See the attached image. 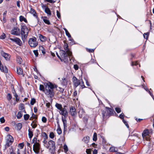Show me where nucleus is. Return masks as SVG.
<instances>
[{
    "label": "nucleus",
    "instance_id": "nucleus-14",
    "mask_svg": "<svg viewBox=\"0 0 154 154\" xmlns=\"http://www.w3.org/2000/svg\"><path fill=\"white\" fill-rule=\"evenodd\" d=\"M64 49L65 50V51L67 53L68 56L71 57L72 55V52L69 50L68 48V45L67 43H65L64 45Z\"/></svg>",
    "mask_w": 154,
    "mask_h": 154
},
{
    "label": "nucleus",
    "instance_id": "nucleus-25",
    "mask_svg": "<svg viewBox=\"0 0 154 154\" xmlns=\"http://www.w3.org/2000/svg\"><path fill=\"white\" fill-rule=\"evenodd\" d=\"M56 107L60 111L63 108V107L61 104L58 103H56L55 104Z\"/></svg>",
    "mask_w": 154,
    "mask_h": 154
},
{
    "label": "nucleus",
    "instance_id": "nucleus-30",
    "mask_svg": "<svg viewBox=\"0 0 154 154\" xmlns=\"http://www.w3.org/2000/svg\"><path fill=\"white\" fill-rule=\"evenodd\" d=\"M23 114L21 111H19L18 112L17 116V118L18 119H20L22 116Z\"/></svg>",
    "mask_w": 154,
    "mask_h": 154
},
{
    "label": "nucleus",
    "instance_id": "nucleus-24",
    "mask_svg": "<svg viewBox=\"0 0 154 154\" xmlns=\"http://www.w3.org/2000/svg\"><path fill=\"white\" fill-rule=\"evenodd\" d=\"M39 140H38L36 137H34L32 140V143H33L34 144L39 143Z\"/></svg>",
    "mask_w": 154,
    "mask_h": 154
},
{
    "label": "nucleus",
    "instance_id": "nucleus-40",
    "mask_svg": "<svg viewBox=\"0 0 154 154\" xmlns=\"http://www.w3.org/2000/svg\"><path fill=\"white\" fill-rule=\"evenodd\" d=\"M29 116L28 114H25L24 115V119L25 120H27L29 118Z\"/></svg>",
    "mask_w": 154,
    "mask_h": 154
},
{
    "label": "nucleus",
    "instance_id": "nucleus-47",
    "mask_svg": "<svg viewBox=\"0 0 154 154\" xmlns=\"http://www.w3.org/2000/svg\"><path fill=\"white\" fill-rule=\"evenodd\" d=\"M5 34L4 33H3L2 35H1V39H4L5 38Z\"/></svg>",
    "mask_w": 154,
    "mask_h": 154
},
{
    "label": "nucleus",
    "instance_id": "nucleus-17",
    "mask_svg": "<svg viewBox=\"0 0 154 154\" xmlns=\"http://www.w3.org/2000/svg\"><path fill=\"white\" fill-rule=\"evenodd\" d=\"M118 151V148L117 147L112 146L110 147L109 149L110 152H116Z\"/></svg>",
    "mask_w": 154,
    "mask_h": 154
},
{
    "label": "nucleus",
    "instance_id": "nucleus-44",
    "mask_svg": "<svg viewBox=\"0 0 154 154\" xmlns=\"http://www.w3.org/2000/svg\"><path fill=\"white\" fill-rule=\"evenodd\" d=\"M115 110L118 113H119L121 112V110L120 108L118 107H116L115 108Z\"/></svg>",
    "mask_w": 154,
    "mask_h": 154
},
{
    "label": "nucleus",
    "instance_id": "nucleus-55",
    "mask_svg": "<svg viewBox=\"0 0 154 154\" xmlns=\"http://www.w3.org/2000/svg\"><path fill=\"white\" fill-rule=\"evenodd\" d=\"M86 152L87 154H91V151L89 149H87Z\"/></svg>",
    "mask_w": 154,
    "mask_h": 154
},
{
    "label": "nucleus",
    "instance_id": "nucleus-10",
    "mask_svg": "<svg viewBox=\"0 0 154 154\" xmlns=\"http://www.w3.org/2000/svg\"><path fill=\"white\" fill-rule=\"evenodd\" d=\"M68 55L66 52L64 51H62L60 54L61 57L62 59L64 62H66L68 61Z\"/></svg>",
    "mask_w": 154,
    "mask_h": 154
},
{
    "label": "nucleus",
    "instance_id": "nucleus-8",
    "mask_svg": "<svg viewBox=\"0 0 154 154\" xmlns=\"http://www.w3.org/2000/svg\"><path fill=\"white\" fill-rule=\"evenodd\" d=\"M9 39L13 42L17 44L20 46L22 45V42L20 38L17 37L10 38Z\"/></svg>",
    "mask_w": 154,
    "mask_h": 154
},
{
    "label": "nucleus",
    "instance_id": "nucleus-21",
    "mask_svg": "<svg viewBox=\"0 0 154 154\" xmlns=\"http://www.w3.org/2000/svg\"><path fill=\"white\" fill-rule=\"evenodd\" d=\"M39 38L42 42H44L46 40V38L41 34H39Z\"/></svg>",
    "mask_w": 154,
    "mask_h": 154
},
{
    "label": "nucleus",
    "instance_id": "nucleus-56",
    "mask_svg": "<svg viewBox=\"0 0 154 154\" xmlns=\"http://www.w3.org/2000/svg\"><path fill=\"white\" fill-rule=\"evenodd\" d=\"M5 121V120L4 118V117H2L1 118V123H3Z\"/></svg>",
    "mask_w": 154,
    "mask_h": 154
},
{
    "label": "nucleus",
    "instance_id": "nucleus-43",
    "mask_svg": "<svg viewBox=\"0 0 154 154\" xmlns=\"http://www.w3.org/2000/svg\"><path fill=\"white\" fill-rule=\"evenodd\" d=\"M49 137L51 138H54V133L53 132H51L49 135Z\"/></svg>",
    "mask_w": 154,
    "mask_h": 154
},
{
    "label": "nucleus",
    "instance_id": "nucleus-7",
    "mask_svg": "<svg viewBox=\"0 0 154 154\" xmlns=\"http://www.w3.org/2000/svg\"><path fill=\"white\" fill-rule=\"evenodd\" d=\"M149 132L148 129L144 130L142 134V136L144 140L149 141L150 140V136Z\"/></svg>",
    "mask_w": 154,
    "mask_h": 154
},
{
    "label": "nucleus",
    "instance_id": "nucleus-33",
    "mask_svg": "<svg viewBox=\"0 0 154 154\" xmlns=\"http://www.w3.org/2000/svg\"><path fill=\"white\" fill-rule=\"evenodd\" d=\"M22 124L20 123H18L16 125V127L17 130H20L22 128Z\"/></svg>",
    "mask_w": 154,
    "mask_h": 154
},
{
    "label": "nucleus",
    "instance_id": "nucleus-16",
    "mask_svg": "<svg viewBox=\"0 0 154 154\" xmlns=\"http://www.w3.org/2000/svg\"><path fill=\"white\" fill-rule=\"evenodd\" d=\"M1 71L5 73H7L8 72V69L5 66L2 65L1 63Z\"/></svg>",
    "mask_w": 154,
    "mask_h": 154
},
{
    "label": "nucleus",
    "instance_id": "nucleus-61",
    "mask_svg": "<svg viewBox=\"0 0 154 154\" xmlns=\"http://www.w3.org/2000/svg\"><path fill=\"white\" fill-rule=\"evenodd\" d=\"M45 0L46 1H47V2H48L51 3L55 2L53 1V0Z\"/></svg>",
    "mask_w": 154,
    "mask_h": 154
},
{
    "label": "nucleus",
    "instance_id": "nucleus-48",
    "mask_svg": "<svg viewBox=\"0 0 154 154\" xmlns=\"http://www.w3.org/2000/svg\"><path fill=\"white\" fill-rule=\"evenodd\" d=\"M122 121L123 122H124V123L126 125V126H127V127L128 128H129V125H128V124L127 123V122L124 119L122 120Z\"/></svg>",
    "mask_w": 154,
    "mask_h": 154
},
{
    "label": "nucleus",
    "instance_id": "nucleus-38",
    "mask_svg": "<svg viewBox=\"0 0 154 154\" xmlns=\"http://www.w3.org/2000/svg\"><path fill=\"white\" fill-rule=\"evenodd\" d=\"M35 98H32L31 99L30 101V104L31 105H33L35 103Z\"/></svg>",
    "mask_w": 154,
    "mask_h": 154
},
{
    "label": "nucleus",
    "instance_id": "nucleus-39",
    "mask_svg": "<svg viewBox=\"0 0 154 154\" xmlns=\"http://www.w3.org/2000/svg\"><path fill=\"white\" fill-rule=\"evenodd\" d=\"M12 98L11 95L10 93H8L7 96V99L9 101Z\"/></svg>",
    "mask_w": 154,
    "mask_h": 154
},
{
    "label": "nucleus",
    "instance_id": "nucleus-41",
    "mask_svg": "<svg viewBox=\"0 0 154 154\" xmlns=\"http://www.w3.org/2000/svg\"><path fill=\"white\" fill-rule=\"evenodd\" d=\"M63 149L65 152L68 151V148L66 144H64L63 146Z\"/></svg>",
    "mask_w": 154,
    "mask_h": 154
},
{
    "label": "nucleus",
    "instance_id": "nucleus-34",
    "mask_svg": "<svg viewBox=\"0 0 154 154\" xmlns=\"http://www.w3.org/2000/svg\"><path fill=\"white\" fill-rule=\"evenodd\" d=\"M63 29L65 32L66 35L69 38L71 37V36L67 29L65 28H63Z\"/></svg>",
    "mask_w": 154,
    "mask_h": 154
},
{
    "label": "nucleus",
    "instance_id": "nucleus-31",
    "mask_svg": "<svg viewBox=\"0 0 154 154\" xmlns=\"http://www.w3.org/2000/svg\"><path fill=\"white\" fill-rule=\"evenodd\" d=\"M46 18V17H44V18H43V20L44 22L46 24H48V25L50 24V23L49 21L45 19V18Z\"/></svg>",
    "mask_w": 154,
    "mask_h": 154
},
{
    "label": "nucleus",
    "instance_id": "nucleus-26",
    "mask_svg": "<svg viewBox=\"0 0 154 154\" xmlns=\"http://www.w3.org/2000/svg\"><path fill=\"white\" fill-rule=\"evenodd\" d=\"M137 134H132L129 135V137L131 139H132L133 140H134L135 139L137 138Z\"/></svg>",
    "mask_w": 154,
    "mask_h": 154
},
{
    "label": "nucleus",
    "instance_id": "nucleus-32",
    "mask_svg": "<svg viewBox=\"0 0 154 154\" xmlns=\"http://www.w3.org/2000/svg\"><path fill=\"white\" fill-rule=\"evenodd\" d=\"M13 93L14 96L16 98V100L17 101L19 100V99L18 98V96L17 94L15 91L14 90V91L13 92Z\"/></svg>",
    "mask_w": 154,
    "mask_h": 154
},
{
    "label": "nucleus",
    "instance_id": "nucleus-29",
    "mask_svg": "<svg viewBox=\"0 0 154 154\" xmlns=\"http://www.w3.org/2000/svg\"><path fill=\"white\" fill-rule=\"evenodd\" d=\"M42 135L44 139H47L48 138V136L46 133L43 132L42 134Z\"/></svg>",
    "mask_w": 154,
    "mask_h": 154
},
{
    "label": "nucleus",
    "instance_id": "nucleus-58",
    "mask_svg": "<svg viewBox=\"0 0 154 154\" xmlns=\"http://www.w3.org/2000/svg\"><path fill=\"white\" fill-rule=\"evenodd\" d=\"M150 148V149H151L152 150H153V149H154V143L152 145V146H151L150 145V147H149Z\"/></svg>",
    "mask_w": 154,
    "mask_h": 154
},
{
    "label": "nucleus",
    "instance_id": "nucleus-63",
    "mask_svg": "<svg viewBox=\"0 0 154 154\" xmlns=\"http://www.w3.org/2000/svg\"><path fill=\"white\" fill-rule=\"evenodd\" d=\"M102 113L103 117H104L105 116V112L104 110L102 111Z\"/></svg>",
    "mask_w": 154,
    "mask_h": 154
},
{
    "label": "nucleus",
    "instance_id": "nucleus-60",
    "mask_svg": "<svg viewBox=\"0 0 154 154\" xmlns=\"http://www.w3.org/2000/svg\"><path fill=\"white\" fill-rule=\"evenodd\" d=\"M9 152L10 153L13 152V149L12 146H11V147H10L9 148Z\"/></svg>",
    "mask_w": 154,
    "mask_h": 154
},
{
    "label": "nucleus",
    "instance_id": "nucleus-19",
    "mask_svg": "<svg viewBox=\"0 0 154 154\" xmlns=\"http://www.w3.org/2000/svg\"><path fill=\"white\" fill-rule=\"evenodd\" d=\"M30 12L36 18H38L37 14L34 9L31 8Z\"/></svg>",
    "mask_w": 154,
    "mask_h": 154
},
{
    "label": "nucleus",
    "instance_id": "nucleus-1",
    "mask_svg": "<svg viewBox=\"0 0 154 154\" xmlns=\"http://www.w3.org/2000/svg\"><path fill=\"white\" fill-rule=\"evenodd\" d=\"M45 90L44 92L48 97L52 98L54 96L53 89L54 88V85L51 83L45 84Z\"/></svg>",
    "mask_w": 154,
    "mask_h": 154
},
{
    "label": "nucleus",
    "instance_id": "nucleus-28",
    "mask_svg": "<svg viewBox=\"0 0 154 154\" xmlns=\"http://www.w3.org/2000/svg\"><path fill=\"white\" fill-rule=\"evenodd\" d=\"M28 131L29 137L31 139L33 136V132L29 129H28Z\"/></svg>",
    "mask_w": 154,
    "mask_h": 154
},
{
    "label": "nucleus",
    "instance_id": "nucleus-22",
    "mask_svg": "<svg viewBox=\"0 0 154 154\" xmlns=\"http://www.w3.org/2000/svg\"><path fill=\"white\" fill-rule=\"evenodd\" d=\"M106 108L108 109L107 112L109 115L111 116L113 114V112H114V111L113 109L109 108L106 107Z\"/></svg>",
    "mask_w": 154,
    "mask_h": 154
},
{
    "label": "nucleus",
    "instance_id": "nucleus-23",
    "mask_svg": "<svg viewBox=\"0 0 154 154\" xmlns=\"http://www.w3.org/2000/svg\"><path fill=\"white\" fill-rule=\"evenodd\" d=\"M85 143H88L89 140V137L88 136L84 137L82 140Z\"/></svg>",
    "mask_w": 154,
    "mask_h": 154
},
{
    "label": "nucleus",
    "instance_id": "nucleus-64",
    "mask_svg": "<svg viewBox=\"0 0 154 154\" xmlns=\"http://www.w3.org/2000/svg\"><path fill=\"white\" fill-rule=\"evenodd\" d=\"M138 64L137 62H132V65H137Z\"/></svg>",
    "mask_w": 154,
    "mask_h": 154
},
{
    "label": "nucleus",
    "instance_id": "nucleus-57",
    "mask_svg": "<svg viewBox=\"0 0 154 154\" xmlns=\"http://www.w3.org/2000/svg\"><path fill=\"white\" fill-rule=\"evenodd\" d=\"M74 68L76 70H78L79 69L78 66L77 64H75L74 65Z\"/></svg>",
    "mask_w": 154,
    "mask_h": 154
},
{
    "label": "nucleus",
    "instance_id": "nucleus-51",
    "mask_svg": "<svg viewBox=\"0 0 154 154\" xmlns=\"http://www.w3.org/2000/svg\"><path fill=\"white\" fill-rule=\"evenodd\" d=\"M84 121L85 122H87L88 120V117L85 116L84 117Z\"/></svg>",
    "mask_w": 154,
    "mask_h": 154
},
{
    "label": "nucleus",
    "instance_id": "nucleus-9",
    "mask_svg": "<svg viewBox=\"0 0 154 154\" xmlns=\"http://www.w3.org/2000/svg\"><path fill=\"white\" fill-rule=\"evenodd\" d=\"M45 146L46 147L50 149H54L55 148V143L52 140H50L48 142V144H47V145Z\"/></svg>",
    "mask_w": 154,
    "mask_h": 154
},
{
    "label": "nucleus",
    "instance_id": "nucleus-45",
    "mask_svg": "<svg viewBox=\"0 0 154 154\" xmlns=\"http://www.w3.org/2000/svg\"><path fill=\"white\" fill-rule=\"evenodd\" d=\"M42 121L44 123H45L47 122V119L45 117L43 116L42 118Z\"/></svg>",
    "mask_w": 154,
    "mask_h": 154
},
{
    "label": "nucleus",
    "instance_id": "nucleus-3",
    "mask_svg": "<svg viewBox=\"0 0 154 154\" xmlns=\"http://www.w3.org/2000/svg\"><path fill=\"white\" fill-rule=\"evenodd\" d=\"M72 80L74 85L75 87H77L79 85H80L82 88L85 87L82 79L78 80L75 77L73 76Z\"/></svg>",
    "mask_w": 154,
    "mask_h": 154
},
{
    "label": "nucleus",
    "instance_id": "nucleus-52",
    "mask_svg": "<svg viewBox=\"0 0 154 154\" xmlns=\"http://www.w3.org/2000/svg\"><path fill=\"white\" fill-rule=\"evenodd\" d=\"M24 146V144L23 143H20L19 144V146L21 149L23 148Z\"/></svg>",
    "mask_w": 154,
    "mask_h": 154
},
{
    "label": "nucleus",
    "instance_id": "nucleus-50",
    "mask_svg": "<svg viewBox=\"0 0 154 154\" xmlns=\"http://www.w3.org/2000/svg\"><path fill=\"white\" fill-rule=\"evenodd\" d=\"M33 53L36 57H37L38 55V53L37 50L33 51Z\"/></svg>",
    "mask_w": 154,
    "mask_h": 154
},
{
    "label": "nucleus",
    "instance_id": "nucleus-54",
    "mask_svg": "<svg viewBox=\"0 0 154 154\" xmlns=\"http://www.w3.org/2000/svg\"><path fill=\"white\" fill-rule=\"evenodd\" d=\"M124 114H123V113H122L119 116V118L120 119L123 120V119H124Z\"/></svg>",
    "mask_w": 154,
    "mask_h": 154
},
{
    "label": "nucleus",
    "instance_id": "nucleus-49",
    "mask_svg": "<svg viewBox=\"0 0 154 154\" xmlns=\"http://www.w3.org/2000/svg\"><path fill=\"white\" fill-rule=\"evenodd\" d=\"M32 118L33 119H36L37 118V117L34 114V113H33L32 115V117L30 118V120H32Z\"/></svg>",
    "mask_w": 154,
    "mask_h": 154
},
{
    "label": "nucleus",
    "instance_id": "nucleus-20",
    "mask_svg": "<svg viewBox=\"0 0 154 154\" xmlns=\"http://www.w3.org/2000/svg\"><path fill=\"white\" fill-rule=\"evenodd\" d=\"M17 73L20 75H21L23 74V72L22 69L20 67H17Z\"/></svg>",
    "mask_w": 154,
    "mask_h": 154
},
{
    "label": "nucleus",
    "instance_id": "nucleus-37",
    "mask_svg": "<svg viewBox=\"0 0 154 154\" xmlns=\"http://www.w3.org/2000/svg\"><path fill=\"white\" fill-rule=\"evenodd\" d=\"M39 89L40 90L44 92V90H45V86L44 87L43 85H40L39 86Z\"/></svg>",
    "mask_w": 154,
    "mask_h": 154
},
{
    "label": "nucleus",
    "instance_id": "nucleus-53",
    "mask_svg": "<svg viewBox=\"0 0 154 154\" xmlns=\"http://www.w3.org/2000/svg\"><path fill=\"white\" fill-rule=\"evenodd\" d=\"M57 17L59 18H60V13L58 11H57Z\"/></svg>",
    "mask_w": 154,
    "mask_h": 154
},
{
    "label": "nucleus",
    "instance_id": "nucleus-59",
    "mask_svg": "<svg viewBox=\"0 0 154 154\" xmlns=\"http://www.w3.org/2000/svg\"><path fill=\"white\" fill-rule=\"evenodd\" d=\"M147 92H148V93L152 97L153 99L154 100V96L152 94V93L149 90Z\"/></svg>",
    "mask_w": 154,
    "mask_h": 154
},
{
    "label": "nucleus",
    "instance_id": "nucleus-11",
    "mask_svg": "<svg viewBox=\"0 0 154 154\" xmlns=\"http://www.w3.org/2000/svg\"><path fill=\"white\" fill-rule=\"evenodd\" d=\"M40 145L39 143L34 144L33 145V150L36 154H38L39 152Z\"/></svg>",
    "mask_w": 154,
    "mask_h": 154
},
{
    "label": "nucleus",
    "instance_id": "nucleus-35",
    "mask_svg": "<svg viewBox=\"0 0 154 154\" xmlns=\"http://www.w3.org/2000/svg\"><path fill=\"white\" fill-rule=\"evenodd\" d=\"M31 125L32 126V128H35L37 126V124H36V122L35 121H33L31 124Z\"/></svg>",
    "mask_w": 154,
    "mask_h": 154
},
{
    "label": "nucleus",
    "instance_id": "nucleus-15",
    "mask_svg": "<svg viewBox=\"0 0 154 154\" xmlns=\"http://www.w3.org/2000/svg\"><path fill=\"white\" fill-rule=\"evenodd\" d=\"M1 54L6 60H10V55L9 54L5 53L3 51H1Z\"/></svg>",
    "mask_w": 154,
    "mask_h": 154
},
{
    "label": "nucleus",
    "instance_id": "nucleus-2",
    "mask_svg": "<svg viewBox=\"0 0 154 154\" xmlns=\"http://www.w3.org/2000/svg\"><path fill=\"white\" fill-rule=\"evenodd\" d=\"M65 107H66V106H64V108H63L60 112V114L63 116H62V119L64 129L65 128L66 129L67 127L66 117L68 116V112L66 109L65 108Z\"/></svg>",
    "mask_w": 154,
    "mask_h": 154
},
{
    "label": "nucleus",
    "instance_id": "nucleus-5",
    "mask_svg": "<svg viewBox=\"0 0 154 154\" xmlns=\"http://www.w3.org/2000/svg\"><path fill=\"white\" fill-rule=\"evenodd\" d=\"M28 33V31L27 27L26 26H22L21 29V35L23 40V39H25L27 37Z\"/></svg>",
    "mask_w": 154,
    "mask_h": 154
},
{
    "label": "nucleus",
    "instance_id": "nucleus-12",
    "mask_svg": "<svg viewBox=\"0 0 154 154\" xmlns=\"http://www.w3.org/2000/svg\"><path fill=\"white\" fill-rule=\"evenodd\" d=\"M11 33L12 34L19 35L20 33V29L19 28L15 27L11 30Z\"/></svg>",
    "mask_w": 154,
    "mask_h": 154
},
{
    "label": "nucleus",
    "instance_id": "nucleus-42",
    "mask_svg": "<svg viewBox=\"0 0 154 154\" xmlns=\"http://www.w3.org/2000/svg\"><path fill=\"white\" fill-rule=\"evenodd\" d=\"M57 133L59 134H60L62 133L61 129L60 128H58L57 130Z\"/></svg>",
    "mask_w": 154,
    "mask_h": 154
},
{
    "label": "nucleus",
    "instance_id": "nucleus-18",
    "mask_svg": "<svg viewBox=\"0 0 154 154\" xmlns=\"http://www.w3.org/2000/svg\"><path fill=\"white\" fill-rule=\"evenodd\" d=\"M45 8V12L47 13L48 15H51V11L49 8L48 7H47L45 5H43V7Z\"/></svg>",
    "mask_w": 154,
    "mask_h": 154
},
{
    "label": "nucleus",
    "instance_id": "nucleus-62",
    "mask_svg": "<svg viewBox=\"0 0 154 154\" xmlns=\"http://www.w3.org/2000/svg\"><path fill=\"white\" fill-rule=\"evenodd\" d=\"M73 96L75 97L77 96V92L76 91H75L73 93Z\"/></svg>",
    "mask_w": 154,
    "mask_h": 154
},
{
    "label": "nucleus",
    "instance_id": "nucleus-27",
    "mask_svg": "<svg viewBox=\"0 0 154 154\" xmlns=\"http://www.w3.org/2000/svg\"><path fill=\"white\" fill-rule=\"evenodd\" d=\"M20 20L21 22L24 21L25 23L27 22V20L23 16H20Z\"/></svg>",
    "mask_w": 154,
    "mask_h": 154
},
{
    "label": "nucleus",
    "instance_id": "nucleus-4",
    "mask_svg": "<svg viewBox=\"0 0 154 154\" xmlns=\"http://www.w3.org/2000/svg\"><path fill=\"white\" fill-rule=\"evenodd\" d=\"M36 40V38L35 37L29 38L28 41V43L31 47L35 48L37 46L38 43Z\"/></svg>",
    "mask_w": 154,
    "mask_h": 154
},
{
    "label": "nucleus",
    "instance_id": "nucleus-6",
    "mask_svg": "<svg viewBox=\"0 0 154 154\" xmlns=\"http://www.w3.org/2000/svg\"><path fill=\"white\" fill-rule=\"evenodd\" d=\"M6 143L5 145V149L7 148V147L10 146L14 141V138L11 135L8 134L7 136Z\"/></svg>",
    "mask_w": 154,
    "mask_h": 154
},
{
    "label": "nucleus",
    "instance_id": "nucleus-46",
    "mask_svg": "<svg viewBox=\"0 0 154 154\" xmlns=\"http://www.w3.org/2000/svg\"><path fill=\"white\" fill-rule=\"evenodd\" d=\"M148 33H144L143 34L144 38H145L146 39H147L148 38Z\"/></svg>",
    "mask_w": 154,
    "mask_h": 154
},
{
    "label": "nucleus",
    "instance_id": "nucleus-36",
    "mask_svg": "<svg viewBox=\"0 0 154 154\" xmlns=\"http://www.w3.org/2000/svg\"><path fill=\"white\" fill-rule=\"evenodd\" d=\"M93 139V140L94 141H96L97 139V134L95 132L94 133V134Z\"/></svg>",
    "mask_w": 154,
    "mask_h": 154
},
{
    "label": "nucleus",
    "instance_id": "nucleus-13",
    "mask_svg": "<svg viewBox=\"0 0 154 154\" xmlns=\"http://www.w3.org/2000/svg\"><path fill=\"white\" fill-rule=\"evenodd\" d=\"M69 112L72 116H76L77 115V112L75 107L73 106H71L70 107Z\"/></svg>",
    "mask_w": 154,
    "mask_h": 154
}]
</instances>
